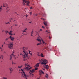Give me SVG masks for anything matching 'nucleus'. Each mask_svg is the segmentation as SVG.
I'll list each match as a JSON object with an SVG mask.
<instances>
[{
    "instance_id": "4468645a",
    "label": "nucleus",
    "mask_w": 79,
    "mask_h": 79,
    "mask_svg": "<svg viewBox=\"0 0 79 79\" xmlns=\"http://www.w3.org/2000/svg\"><path fill=\"white\" fill-rule=\"evenodd\" d=\"M10 39L11 41H13L15 39L13 37H11V36H10Z\"/></svg>"
},
{
    "instance_id": "a878e982",
    "label": "nucleus",
    "mask_w": 79,
    "mask_h": 79,
    "mask_svg": "<svg viewBox=\"0 0 79 79\" xmlns=\"http://www.w3.org/2000/svg\"><path fill=\"white\" fill-rule=\"evenodd\" d=\"M2 79H7V78L6 77H3Z\"/></svg>"
},
{
    "instance_id": "f3484780",
    "label": "nucleus",
    "mask_w": 79,
    "mask_h": 79,
    "mask_svg": "<svg viewBox=\"0 0 79 79\" xmlns=\"http://www.w3.org/2000/svg\"><path fill=\"white\" fill-rule=\"evenodd\" d=\"M13 71V69L12 68H10V73H12V72Z\"/></svg>"
},
{
    "instance_id": "0eeeda50",
    "label": "nucleus",
    "mask_w": 79,
    "mask_h": 79,
    "mask_svg": "<svg viewBox=\"0 0 79 79\" xmlns=\"http://www.w3.org/2000/svg\"><path fill=\"white\" fill-rule=\"evenodd\" d=\"M37 40H38V41L40 42L41 41H42V42L43 43V44H45V45L47 44L46 43H45V42L42 39H41V40H40L38 39H38H37Z\"/></svg>"
},
{
    "instance_id": "774afa93",
    "label": "nucleus",
    "mask_w": 79,
    "mask_h": 79,
    "mask_svg": "<svg viewBox=\"0 0 79 79\" xmlns=\"http://www.w3.org/2000/svg\"><path fill=\"white\" fill-rule=\"evenodd\" d=\"M15 59H16V57L15 58Z\"/></svg>"
},
{
    "instance_id": "aec40b11",
    "label": "nucleus",
    "mask_w": 79,
    "mask_h": 79,
    "mask_svg": "<svg viewBox=\"0 0 79 79\" xmlns=\"http://www.w3.org/2000/svg\"><path fill=\"white\" fill-rule=\"evenodd\" d=\"M12 65H15L16 64V63H15L13 61H12Z\"/></svg>"
},
{
    "instance_id": "2f4dec72",
    "label": "nucleus",
    "mask_w": 79,
    "mask_h": 79,
    "mask_svg": "<svg viewBox=\"0 0 79 79\" xmlns=\"http://www.w3.org/2000/svg\"><path fill=\"white\" fill-rule=\"evenodd\" d=\"M33 30L32 31V32H31V34H33Z\"/></svg>"
},
{
    "instance_id": "a19ab883",
    "label": "nucleus",
    "mask_w": 79,
    "mask_h": 79,
    "mask_svg": "<svg viewBox=\"0 0 79 79\" xmlns=\"http://www.w3.org/2000/svg\"><path fill=\"white\" fill-rule=\"evenodd\" d=\"M25 31H26V30H27V28H26V29H25Z\"/></svg>"
},
{
    "instance_id": "9d476101",
    "label": "nucleus",
    "mask_w": 79,
    "mask_h": 79,
    "mask_svg": "<svg viewBox=\"0 0 79 79\" xmlns=\"http://www.w3.org/2000/svg\"><path fill=\"white\" fill-rule=\"evenodd\" d=\"M39 72H40V75H41V74H44V72L42 71V70H39Z\"/></svg>"
},
{
    "instance_id": "7ed1b4c3",
    "label": "nucleus",
    "mask_w": 79,
    "mask_h": 79,
    "mask_svg": "<svg viewBox=\"0 0 79 79\" xmlns=\"http://www.w3.org/2000/svg\"><path fill=\"white\" fill-rule=\"evenodd\" d=\"M41 62V64L46 65L48 63V61L46 59H42L40 60H39Z\"/></svg>"
},
{
    "instance_id": "8fccbe9b",
    "label": "nucleus",
    "mask_w": 79,
    "mask_h": 79,
    "mask_svg": "<svg viewBox=\"0 0 79 79\" xmlns=\"http://www.w3.org/2000/svg\"><path fill=\"white\" fill-rule=\"evenodd\" d=\"M3 47V45H2V47Z\"/></svg>"
},
{
    "instance_id": "393cba45",
    "label": "nucleus",
    "mask_w": 79,
    "mask_h": 79,
    "mask_svg": "<svg viewBox=\"0 0 79 79\" xmlns=\"http://www.w3.org/2000/svg\"><path fill=\"white\" fill-rule=\"evenodd\" d=\"M1 58H2V60H3V56L1 55Z\"/></svg>"
},
{
    "instance_id": "f257e3e1",
    "label": "nucleus",
    "mask_w": 79,
    "mask_h": 79,
    "mask_svg": "<svg viewBox=\"0 0 79 79\" xmlns=\"http://www.w3.org/2000/svg\"><path fill=\"white\" fill-rule=\"evenodd\" d=\"M22 49L23 50V57L24 58L23 60L25 61L27 60V59L28 58V53L27 52L25 51L26 48L25 47H23L22 48Z\"/></svg>"
},
{
    "instance_id": "3c124183",
    "label": "nucleus",
    "mask_w": 79,
    "mask_h": 79,
    "mask_svg": "<svg viewBox=\"0 0 79 79\" xmlns=\"http://www.w3.org/2000/svg\"><path fill=\"white\" fill-rule=\"evenodd\" d=\"M50 32H48L47 33V34H50Z\"/></svg>"
},
{
    "instance_id": "f704fd0d",
    "label": "nucleus",
    "mask_w": 79,
    "mask_h": 79,
    "mask_svg": "<svg viewBox=\"0 0 79 79\" xmlns=\"http://www.w3.org/2000/svg\"><path fill=\"white\" fill-rule=\"evenodd\" d=\"M41 19L43 20L44 21V19L43 18H41Z\"/></svg>"
},
{
    "instance_id": "c85d7f7f",
    "label": "nucleus",
    "mask_w": 79,
    "mask_h": 79,
    "mask_svg": "<svg viewBox=\"0 0 79 79\" xmlns=\"http://www.w3.org/2000/svg\"><path fill=\"white\" fill-rule=\"evenodd\" d=\"M29 54L31 55H32V53H31V52L29 51Z\"/></svg>"
},
{
    "instance_id": "4c0bfd02",
    "label": "nucleus",
    "mask_w": 79,
    "mask_h": 79,
    "mask_svg": "<svg viewBox=\"0 0 79 79\" xmlns=\"http://www.w3.org/2000/svg\"><path fill=\"white\" fill-rule=\"evenodd\" d=\"M35 16H37V14H35Z\"/></svg>"
},
{
    "instance_id": "39448f33",
    "label": "nucleus",
    "mask_w": 79,
    "mask_h": 79,
    "mask_svg": "<svg viewBox=\"0 0 79 79\" xmlns=\"http://www.w3.org/2000/svg\"><path fill=\"white\" fill-rule=\"evenodd\" d=\"M23 5H25V3H27V5L28 6H29V4L30 3V2L28 1H27V0H23Z\"/></svg>"
},
{
    "instance_id": "79ce46f5",
    "label": "nucleus",
    "mask_w": 79,
    "mask_h": 79,
    "mask_svg": "<svg viewBox=\"0 0 79 79\" xmlns=\"http://www.w3.org/2000/svg\"><path fill=\"white\" fill-rule=\"evenodd\" d=\"M31 75L32 76V77H33L34 74H32Z\"/></svg>"
},
{
    "instance_id": "58836bf2",
    "label": "nucleus",
    "mask_w": 79,
    "mask_h": 79,
    "mask_svg": "<svg viewBox=\"0 0 79 79\" xmlns=\"http://www.w3.org/2000/svg\"><path fill=\"white\" fill-rule=\"evenodd\" d=\"M12 32H13L12 31H10V33H12Z\"/></svg>"
},
{
    "instance_id": "cd10ccee",
    "label": "nucleus",
    "mask_w": 79,
    "mask_h": 79,
    "mask_svg": "<svg viewBox=\"0 0 79 79\" xmlns=\"http://www.w3.org/2000/svg\"><path fill=\"white\" fill-rule=\"evenodd\" d=\"M2 6H1V7H0V10H2Z\"/></svg>"
},
{
    "instance_id": "412c9836",
    "label": "nucleus",
    "mask_w": 79,
    "mask_h": 79,
    "mask_svg": "<svg viewBox=\"0 0 79 79\" xmlns=\"http://www.w3.org/2000/svg\"><path fill=\"white\" fill-rule=\"evenodd\" d=\"M40 56H41V57H44V54H43V53H41Z\"/></svg>"
},
{
    "instance_id": "7c9ffc66",
    "label": "nucleus",
    "mask_w": 79,
    "mask_h": 79,
    "mask_svg": "<svg viewBox=\"0 0 79 79\" xmlns=\"http://www.w3.org/2000/svg\"><path fill=\"white\" fill-rule=\"evenodd\" d=\"M9 39V38H6V40H8Z\"/></svg>"
},
{
    "instance_id": "6e6552de",
    "label": "nucleus",
    "mask_w": 79,
    "mask_h": 79,
    "mask_svg": "<svg viewBox=\"0 0 79 79\" xmlns=\"http://www.w3.org/2000/svg\"><path fill=\"white\" fill-rule=\"evenodd\" d=\"M13 42H10V49H13Z\"/></svg>"
},
{
    "instance_id": "473e14b6",
    "label": "nucleus",
    "mask_w": 79,
    "mask_h": 79,
    "mask_svg": "<svg viewBox=\"0 0 79 79\" xmlns=\"http://www.w3.org/2000/svg\"><path fill=\"white\" fill-rule=\"evenodd\" d=\"M30 14H31V15H32V12H30Z\"/></svg>"
},
{
    "instance_id": "ea45409f",
    "label": "nucleus",
    "mask_w": 79,
    "mask_h": 79,
    "mask_svg": "<svg viewBox=\"0 0 79 79\" xmlns=\"http://www.w3.org/2000/svg\"><path fill=\"white\" fill-rule=\"evenodd\" d=\"M51 38H51V37L50 36L49 37V39H51Z\"/></svg>"
},
{
    "instance_id": "680f3d73",
    "label": "nucleus",
    "mask_w": 79,
    "mask_h": 79,
    "mask_svg": "<svg viewBox=\"0 0 79 79\" xmlns=\"http://www.w3.org/2000/svg\"><path fill=\"white\" fill-rule=\"evenodd\" d=\"M11 20H12V18H11V19H10Z\"/></svg>"
},
{
    "instance_id": "f8f14e48",
    "label": "nucleus",
    "mask_w": 79,
    "mask_h": 79,
    "mask_svg": "<svg viewBox=\"0 0 79 79\" xmlns=\"http://www.w3.org/2000/svg\"><path fill=\"white\" fill-rule=\"evenodd\" d=\"M44 24L45 25V26H47V21H44L43 22Z\"/></svg>"
},
{
    "instance_id": "9b49d317",
    "label": "nucleus",
    "mask_w": 79,
    "mask_h": 79,
    "mask_svg": "<svg viewBox=\"0 0 79 79\" xmlns=\"http://www.w3.org/2000/svg\"><path fill=\"white\" fill-rule=\"evenodd\" d=\"M44 68L46 69H48L49 68V66L48 65H44Z\"/></svg>"
},
{
    "instance_id": "5fc2aeb1",
    "label": "nucleus",
    "mask_w": 79,
    "mask_h": 79,
    "mask_svg": "<svg viewBox=\"0 0 79 79\" xmlns=\"http://www.w3.org/2000/svg\"><path fill=\"white\" fill-rule=\"evenodd\" d=\"M20 68V67L19 66V69Z\"/></svg>"
},
{
    "instance_id": "1a4fd4ad",
    "label": "nucleus",
    "mask_w": 79,
    "mask_h": 79,
    "mask_svg": "<svg viewBox=\"0 0 79 79\" xmlns=\"http://www.w3.org/2000/svg\"><path fill=\"white\" fill-rule=\"evenodd\" d=\"M7 44H6L8 46V47L9 48H10V41H7Z\"/></svg>"
},
{
    "instance_id": "72a5a7b5",
    "label": "nucleus",
    "mask_w": 79,
    "mask_h": 79,
    "mask_svg": "<svg viewBox=\"0 0 79 79\" xmlns=\"http://www.w3.org/2000/svg\"><path fill=\"white\" fill-rule=\"evenodd\" d=\"M13 35V34L11 33H10V35Z\"/></svg>"
},
{
    "instance_id": "20e7f679",
    "label": "nucleus",
    "mask_w": 79,
    "mask_h": 79,
    "mask_svg": "<svg viewBox=\"0 0 79 79\" xmlns=\"http://www.w3.org/2000/svg\"><path fill=\"white\" fill-rule=\"evenodd\" d=\"M25 66L26 68H25L24 69H26L27 70H28L30 69H31V67H30V66L28 64H25Z\"/></svg>"
},
{
    "instance_id": "6ab92c4d",
    "label": "nucleus",
    "mask_w": 79,
    "mask_h": 79,
    "mask_svg": "<svg viewBox=\"0 0 79 79\" xmlns=\"http://www.w3.org/2000/svg\"><path fill=\"white\" fill-rule=\"evenodd\" d=\"M7 6V5H6V4H3V7H6Z\"/></svg>"
},
{
    "instance_id": "de8ad7c7",
    "label": "nucleus",
    "mask_w": 79,
    "mask_h": 79,
    "mask_svg": "<svg viewBox=\"0 0 79 79\" xmlns=\"http://www.w3.org/2000/svg\"><path fill=\"white\" fill-rule=\"evenodd\" d=\"M33 9V8L32 7H31L30 8V9Z\"/></svg>"
},
{
    "instance_id": "423d86ee",
    "label": "nucleus",
    "mask_w": 79,
    "mask_h": 79,
    "mask_svg": "<svg viewBox=\"0 0 79 79\" xmlns=\"http://www.w3.org/2000/svg\"><path fill=\"white\" fill-rule=\"evenodd\" d=\"M38 69V68H35L34 69H33L32 70H30L29 72V73L31 75V73H33L34 72L35 70H36Z\"/></svg>"
},
{
    "instance_id": "e2e57ef3",
    "label": "nucleus",
    "mask_w": 79,
    "mask_h": 79,
    "mask_svg": "<svg viewBox=\"0 0 79 79\" xmlns=\"http://www.w3.org/2000/svg\"><path fill=\"white\" fill-rule=\"evenodd\" d=\"M17 15H18V16H19V15H18V14H17Z\"/></svg>"
},
{
    "instance_id": "e433bc0d",
    "label": "nucleus",
    "mask_w": 79,
    "mask_h": 79,
    "mask_svg": "<svg viewBox=\"0 0 79 79\" xmlns=\"http://www.w3.org/2000/svg\"><path fill=\"white\" fill-rule=\"evenodd\" d=\"M23 54H22V53H20V55H23Z\"/></svg>"
},
{
    "instance_id": "864d4df0",
    "label": "nucleus",
    "mask_w": 79,
    "mask_h": 79,
    "mask_svg": "<svg viewBox=\"0 0 79 79\" xmlns=\"http://www.w3.org/2000/svg\"><path fill=\"white\" fill-rule=\"evenodd\" d=\"M31 36H33V35H32V34H31Z\"/></svg>"
},
{
    "instance_id": "052dcab7",
    "label": "nucleus",
    "mask_w": 79,
    "mask_h": 79,
    "mask_svg": "<svg viewBox=\"0 0 79 79\" xmlns=\"http://www.w3.org/2000/svg\"><path fill=\"white\" fill-rule=\"evenodd\" d=\"M4 44H5V42H4Z\"/></svg>"
},
{
    "instance_id": "603ef678",
    "label": "nucleus",
    "mask_w": 79,
    "mask_h": 79,
    "mask_svg": "<svg viewBox=\"0 0 79 79\" xmlns=\"http://www.w3.org/2000/svg\"><path fill=\"white\" fill-rule=\"evenodd\" d=\"M17 26V24L15 25V26Z\"/></svg>"
},
{
    "instance_id": "13d9d810",
    "label": "nucleus",
    "mask_w": 79,
    "mask_h": 79,
    "mask_svg": "<svg viewBox=\"0 0 79 79\" xmlns=\"http://www.w3.org/2000/svg\"><path fill=\"white\" fill-rule=\"evenodd\" d=\"M4 53H6V52H4Z\"/></svg>"
},
{
    "instance_id": "4be33fe9",
    "label": "nucleus",
    "mask_w": 79,
    "mask_h": 79,
    "mask_svg": "<svg viewBox=\"0 0 79 79\" xmlns=\"http://www.w3.org/2000/svg\"><path fill=\"white\" fill-rule=\"evenodd\" d=\"M37 55H38V56H40V52H37Z\"/></svg>"
},
{
    "instance_id": "ddd939ff",
    "label": "nucleus",
    "mask_w": 79,
    "mask_h": 79,
    "mask_svg": "<svg viewBox=\"0 0 79 79\" xmlns=\"http://www.w3.org/2000/svg\"><path fill=\"white\" fill-rule=\"evenodd\" d=\"M14 52H15L13 51L12 52V54L11 56H10V60H11V58H12V56H15V55H14V54H13L14 53Z\"/></svg>"
},
{
    "instance_id": "5701e85b",
    "label": "nucleus",
    "mask_w": 79,
    "mask_h": 79,
    "mask_svg": "<svg viewBox=\"0 0 79 79\" xmlns=\"http://www.w3.org/2000/svg\"><path fill=\"white\" fill-rule=\"evenodd\" d=\"M45 77L47 78H48V75L47 74H46Z\"/></svg>"
},
{
    "instance_id": "b1692460",
    "label": "nucleus",
    "mask_w": 79,
    "mask_h": 79,
    "mask_svg": "<svg viewBox=\"0 0 79 79\" xmlns=\"http://www.w3.org/2000/svg\"><path fill=\"white\" fill-rule=\"evenodd\" d=\"M6 10L7 11H9L10 10V9L8 7H7L6 8Z\"/></svg>"
},
{
    "instance_id": "a18cd8bd",
    "label": "nucleus",
    "mask_w": 79,
    "mask_h": 79,
    "mask_svg": "<svg viewBox=\"0 0 79 79\" xmlns=\"http://www.w3.org/2000/svg\"><path fill=\"white\" fill-rule=\"evenodd\" d=\"M15 14H16V15H17V12H15Z\"/></svg>"
},
{
    "instance_id": "c03bdc74",
    "label": "nucleus",
    "mask_w": 79,
    "mask_h": 79,
    "mask_svg": "<svg viewBox=\"0 0 79 79\" xmlns=\"http://www.w3.org/2000/svg\"><path fill=\"white\" fill-rule=\"evenodd\" d=\"M22 67V66L21 65L20 67V68H21Z\"/></svg>"
},
{
    "instance_id": "c9c22d12",
    "label": "nucleus",
    "mask_w": 79,
    "mask_h": 79,
    "mask_svg": "<svg viewBox=\"0 0 79 79\" xmlns=\"http://www.w3.org/2000/svg\"><path fill=\"white\" fill-rule=\"evenodd\" d=\"M42 31V29H40V31Z\"/></svg>"
},
{
    "instance_id": "69168bd1",
    "label": "nucleus",
    "mask_w": 79,
    "mask_h": 79,
    "mask_svg": "<svg viewBox=\"0 0 79 79\" xmlns=\"http://www.w3.org/2000/svg\"><path fill=\"white\" fill-rule=\"evenodd\" d=\"M30 23H31V22H29Z\"/></svg>"
},
{
    "instance_id": "bf43d9fd",
    "label": "nucleus",
    "mask_w": 79,
    "mask_h": 79,
    "mask_svg": "<svg viewBox=\"0 0 79 79\" xmlns=\"http://www.w3.org/2000/svg\"><path fill=\"white\" fill-rule=\"evenodd\" d=\"M42 27H43V28H44V26H43Z\"/></svg>"
},
{
    "instance_id": "37998d69",
    "label": "nucleus",
    "mask_w": 79,
    "mask_h": 79,
    "mask_svg": "<svg viewBox=\"0 0 79 79\" xmlns=\"http://www.w3.org/2000/svg\"><path fill=\"white\" fill-rule=\"evenodd\" d=\"M48 30H46V32H48Z\"/></svg>"
},
{
    "instance_id": "338daca9",
    "label": "nucleus",
    "mask_w": 79,
    "mask_h": 79,
    "mask_svg": "<svg viewBox=\"0 0 79 79\" xmlns=\"http://www.w3.org/2000/svg\"><path fill=\"white\" fill-rule=\"evenodd\" d=\"M4 31V30H3L2 31V32H3Z\"/></svg>"
},
{
    "instance_id": "6e6d98bb",
    "label": "nucleus",
    "mask_w": 79,
    "mask_h": 79,
    "mask_svg": "<svg viewBox=\"0 0 79 79\" xmlns=\"http://www.w3.org/2000/svg\"><path fill=\"white\" fill-rule=\"evenodd\" d=\"M2 11V10H0V12H1Z\"/></svg>"
},
{
    "instance_id": "09e8293b",
    "label": "nucleus",
    "mask_w": 79,
    "mask_h": 79,
    "mask_svg": "<svg viewBox=\"0 0 79 79\" xmlns=\"http://www.w3.org/2000/svg\"><path fill=\"white\" fill-rule=\"evenodd\" d=\"M2 58V57H1V56H0V59H1Z\"/></svg>"
},
{
    "instance_id": "4d7b16f0",
    "label": "nucleus",
    "mask_w": 79,
    "mask_h": 79,
    "mask_svg": "<svg viewBox=\"0 0 79 79\" xmlns=\"http://www.w3.org/2000/svg\"><path fill=\"white\" fill-rule=\"evenodd\" d=\"M27 16H26V18H27Z\"/></svg>"
},
{
    "instance_id": "49530a36",
    "label": "nucleus",
    "mask_w": 79,
    "mask_h": 79,
    "mask_svg": "<svg viewBox=\"0 0 79 79\" xmlns=\"http://www.w3.org/2000/svg\"><path fill=\"white\" fill-rule=\"evenodd\" d=\"M0 49H2V48L1 47H0Z\"/></svg>"
},
{
    "instance_id": "a211bd4d",
    "label": "nucleus",
    "mask_w": 79,
    "mask_h": 79,
    "mask_svg": "<svg viewBox=\"0 0 79 79\" xmlns=\"http://www.w3.org/2000/svg\"><path fill=\"white\" fill-rule=\"evenodd\" d=\"M40 64V63H38L36 64L35 66L36 67H38L39 66V65Z\"/></svg>"
},
{
    "instance_id": "0e129e2a",
    "label": "nucleus",
    "mask_w": 79,
    "mask_h": 79,
    "mask_svg": "<svg viewBox=\"0 0 79 79\" xmlns=\"http://www.w3.org/2000/svg\"><path fill=\"white\" fill-rule=\"evenodd\" d=\"M43 70H45V69H43Z\"/></svg>"
},
{
    "instance_id": "f03ea898",
    "label": "nucleus",
    "mask_w": 79,
    "mask_h": 79,
    "mask_svg": "<svg viewBox=\"0 0 79 79\" xmlns=\"http://www.w3.org/2000/svg\"><path fill=\"white\" fill-rule=\"evenodd\" d=\"M21 71H22L21 73L22 74V77H24L25 78V79H27V77H28V76L27 75L25 74V73L24 71V70L21 69Z\"/></svg>"
},
{
    "instance_id": "2eb2a0df",
    "label": "nucleus",
    "mask_w": 79,
    "mask_h": 79,
    "mask_svg": "<svg viewBox=\"0 0 79 79\" xmlns=\"http://www.w3.org/2000/svg\"><path fill=\"white\" fill-rule=\"evenodd\" d=\"M26 32V30H23V33H22V34H23V35H27V34H24V33H23L24 32Z\"/></svg>"
},
{
    "instance_id": "dca6fc26",
    "label": "nucleus",
    "mask_w": 79,
    "mask_h": 79,
    "mask_svg": "<svg viewBox=\"0 0 79 79\" xmlns=\"http://www.w3.org/2000/svg\"><path fill=\"white\" fill-rule=\"evenodd\" d=\"M6 32V35L7 34H8V33H9V35H10V32H9L8 31H5Z\"/></svg>"
},
{
    "instance_id": "c756f323",
    "label": "nucleus",
    "mask_w": 79,
    "mask_h": 79,
    "mask_svg": "<svg viewBox=\"0 0 79 79\" xmlns=\"http://www.w3.org/2000/svg\"><path fill=\"white\" fill-rule=\"evenodd\" d=\"M41 44V43L38 44H37V45H40Z\"/></svg>"
},
{
    "instance_id": "bb28decb",
    "label": "nucleus",
    "mask_w": 79,
    "mask_h": 79,
    "mask_svg": "<svg viewBox=\"0 0 79 79\" xmlns=\"http://www.w3.org/2000/svg\"><path fill=\"white\" fill-rule=\"evenodd\" d=\"M5 24H10V23L9 22H8V23H5Z\"/></svg>"
}]
</instances>
